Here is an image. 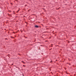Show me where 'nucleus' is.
<instances>
[{
    "label": "nucleus",
    "instance_id": "39448f33",
    "mask_svg": "<svg viewBox=\"0 0 76 76\" xmlns=\"http://www.w3.org/2000/svg\"><path fill=\"white\" fill-rule=\"evenodd\" d=\"M12 64V65H13V64Z\"/></svg>",
    "mask_w": 76,
    "mask_h": 76
},
{
    "label": "nucleus",
    "instance_id": "20e7f679",
    "mask_svg": "<svg viewBox=\"0 0 76 76\" xmlns=\"http://www.w3.org/2000/svg\"><path fill=\"white\" fill-rule=\"evenodd\" d=\"M22 62H23V61H22Z\"/></svg>",
    "mask_w": 76,
    "mask_h": 76
},
{
    "label": "nucleus",
    "instance_id": "f03ea898",
    "mask_svg": "<svg viewBox=\"0 0 76 76\" xmlns=\"http://www.w3.org/2000/svg\"><path fill=\"white\" fill-rule=\"evenodd\" d=\"M19 10L18 11V12H19Z\"/></svg>",
    "mask_w": 76,
    "mask_h": 76
},
{
    "label": "nucleus",
    "instance_id": "7ed1b4c3",
    "mask_svg": "<svg viewBox=\"0 0 76 76\" xmlns=\"http://www.w3.org/2000/svg\"><path fill=\"white\" fill-rule=\"evenodd\" d=\"M23 66H25V65H23Z\"/></svg>",
    "mask_w": 76,
    "mask_h": 76
},
{
    "label": "nucleus",
    "instance_id": "f257e3e1",
    "mask_svg": "<svg viewBox=\"0 0 76 76\" xmlns=\"http://www.w3.org/2000/svg\"><path fill=\"white\" fill-rule=\"evenodd\" d=\"M35 28H38V26L36 25L35 26Z\"/></svg>",
    "mask_w": 76,
    "mask_h": 76
}]
</instances>
